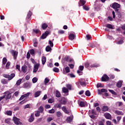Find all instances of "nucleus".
<instances>
[{"mask_svg":"<svg viewBox=\"0 0 125 125\" xmlns=\"http://www.w3.org/2000/svg\"><path fill=\"white\" fill-rule=\"evenodd\" d=\"M120 7H121V5L118 3L115 2L112 4V8L115 9L116 13H119V9L118 8H120Z\"/></svg>","mask_w":125,"mask_h":125,"instance_id":"f257e3e1","label":"nucleus"},{"mask_svg":"<svg viewBox=\"0 0 125 125\" xmlns=\"http://www.w3.org/2000/svg\"><path fill=\"white\" fill-rule=\"evenodd\" d=\"M58 101L59 102H60L62 104L66 105V104H67V102H68V100L63 97L62 98L61 100H58Z\"/></svg>","mask_w":125,"mask_h":125,"instance_id":"f03ea898","label":"nucleus"},{"mask_svg":"<svg viewBox=\"0 0 125 125\" xmlns=\"http://www.w3.org/2000/svg\"><path fill=\"white\" fill-rule=\"evenodd\" d=\"M11 53L12 54L14 60H16V59H17V56H18V52L14 51V50H12Z\"/></svg>","mask_w":125,"mask_h":125,"instance_id":"7ed1b4c3","label":"nucleus"},{"mask_svg":"<svg viewBox=\"0 0 125 125\" xmlns=\"http://www.w3.org/2000/svg\"><path fill=\"white\" fill-rule=\"evenodd\" d=\"M109 79H110V78H109V76H107V74H104L101 78V81L108 82V81H109Z\"/></svg>","mask_w":125,"mask_h":125,"instance_id":"20e7f679","label":"nucleus"},{"mask_svg":"<svg viewBox=\"0 0 125 125\" xmlns=\"http://www.w3.org/2000/svg\"><path fill=\"white\" fill-rule=\"evenodd\" d=\"M13 120L14 121L15 125H21L22 124L21 122H20V119H18L16 117H14L13 118Z\"/></svg>","mask_w":125,"mask_h":125,"instance_id":"39448f33","label":"nucleus"},{"mask_svg":"<svg viewBox=\"0 0 125 125\" xmlns=\"http://www.w3.org/2000/svg\"><path fill=\"white\" fill-rule=\"evenodd\" d=\"M49 35V31H46L44 33H43L41 37V38L42 40H44V39H46V37H47Z\"/></svg>","mask_w":125,"mask_h":125,"instance_id":"423d86ee","label":"nucleus"},{"mask_svg":"<svg viewBox=\"0 0 125 125\" xmlns=\"http://www.w3.org/2000/svg\"><path fill=\"white\" fill-rule=\"evenodd\" d=\"M40 67V63H36L34 65V67L33 68V73H37L38 72V70H39V68Z\"/></svg>","mask_w":125,"mask_h":125,"instance_id":"0eeeda50","label":"nucleus"},{"mask_svg":"<svg viewBox=\"0 0 125 125\" xmlns=\"http://www.w3.org/2000/svg\"><path fill=\"white\" fill-rule=\"evenodd\" d=\"M104 117L105 119H107V120H111V119H112V115L108 112H106L104 114Z\"/></svg>","mask_w":125,"mask_h":125,"instance_id":"6e6552de","label":"nucleus"},{"mask_svg":"<svg viewBox=\"0 0 125 125\" xmlns=\"http://www.w3.org/2000/svg\"><path fill=\"white\" fill-rule=\"evenodd\" d=\"M62 110L63 112H64L65 113V114H67V115L70 114V111H69V110H67L66 106H62Z\"/></svg>","mask_w":125,"mask_h":125,"instance_id":"1a4fd4ad","label":"nucleus"},{"mask_svg":"<svg viewBox=\"0 0 125 125\" xmlns=\"http://www.w3.org/2000/svg\"><path fill=\"white\" fill-rule=\"evenodd\" d=\"M62 110L63 112H64L65 113V114H67V115L70 114V111H69V110H67L66 106H62Z\"/></svg>","mask_w":125,"mask_h":125,"instance_id":"9d476101","label":"nucleus"},{"mask_svg":"<svg viewBox=\"0 0 125 125\" xmlns=\"http://www.w3.org/2000/svg\"><path fill=\"white\" fill-rule=\"evenodd\" d=\"M34 113H32L31 114L30 117L29 118L28 121L29 123H33L34 121H35V118L34 117Z\"/></svg>","mask_w":125,"mask_h":125,"instance_id":"9b49d317","label":"nucleus"},{"mask_svg":"<svg viewBox=\"0 0 125 125\" xmlns=\"http://www.w3.org/2000/svg\"><path fill=\"white\" fill-rule=\"evenodd\" d=\"M75 36H76V34L74 33L73 34H70L69 35V39L70 41H73V40H75Z\"/></svg>","mask_w":125,"mask_h":125,"instance_id":"f8f14e48","label":"nucleus"},{"mask_svg":"<svg viewBox=\"0 0 125 125\" xmlns=\"http://www.w3.org/2000/svg\"><path fill=\"white\" fill-rule=\"evenodd\" d=\"M86 1L84 0H80V2H79V6H83Z\"/></svg>","mask_w":125,"mask_h":125,"instance_id":"ddd939ff","label":"nucleus"},{"mask_svg":"<svg viewBox=\"0 0 125 125\" xmlns=\"http://www.w3.org/2000/svg\"><path fill=\"white\" fill-rule=\"evenodd\" d=\"M32 14H33L32 12H31V11H29L27 14V17L26 18V19L27 21H28V20H31V19H30L31 18V17L32 16Z\"/></svg>","mask_w":125,"mask_h":125,"instance_id":"4468645a","label":"nucleus"},{"mask_svg":"<svg viewBox=\"0 0 125 125\" xmlns=\"http://www.w3.org/2000/svg\"><path fill=\"white\" fill-rule=\"evenodd\" d=\"M102 111H103V112H108V111H109V107L107 106L104 105L102 108Z\"/></svg>","mask_w":125,"mask_h":125,"instance_id":"2eb2a0df","label":"nucleus"},{"mask_svg":"<svg viewBox=\"0 0 125 125\" xmlns=\"http://www.w3.org/2000/svg\"><path fill=\"white\" fill-rule=\"evenodd\" d=\"M65 71L66 72H65V71L62 72V73H63V74H64V75H66V74H68V73H70V68H69L68 66H66L65 68Z\"/></svg>","mask_w":125,"mask_h":125,"instance_id":"dca6fc26","label":"nucleus"},{"mask_svg":"<svg viewBox=\"0 0 125 125\" xmlns=\"http://www.w3.org/2000/svg\"><path fill=\"white\" fill-rule=\"evenodd\" d=\"M115 114H116V115H118V116H120V115H122L123 116V115H124V113H123L122 111H119V110H115L114 111Z\"/></svg>","mask_w":125,"mask_h":125,"instance_id":"f3484780","label":"nucleus"},{"mask_svg":"<svg viewBox=\"0 0 125 125\" xmlns=\"http://www.w3.org/2000/svg\"><path fill=\"white\" fill-rule=\"evenodd\" d=\"M41 93H42V91H41L36 92L34 94V97H39L41 95Z\"/></svg>","mask_w":125,"mask_h":125,"instance_id":"a211bd4d","label":"nucleus"},{"mask_svg":"<svg viewBox=\"0 0 125 125\" xmlns=\"http://www.w3.org/2000/svg\"><path fill=\"white\" fill-rule=\"evenodd\" d=\"M42 65H44L45 64V62H46V57L42 56Z\"/></svg>","mask_w":125,"mask_h":125,"instance_id":"6ab92c4d","label":"nucleus"},{"mask_svg":"<svg viewBox=\"0 0 125 125\" xmlns=\"http://www.w3.org/2000/svg\"><path fill=\"white\" fill-rule=\"evenodd\" d=\"M123 84V81H119L116 84V86H117L119 88H121L122 87V85Z\"/></svg>","mask_w":125,"mask_h":125,"instance_id":"aec40b11","label":"nucleus"},{"mask_svg":"<svg viewBox=\"0 0 125 125\" xmlns=\"http://www.w3.org/2000/svg\"><path fill=\"white\" fill-rule=\"evenodd\" d=\"M47 27H48V25H47V24H46L45 23L42 24V30H45V29H46V28H47Z\"/></svg>","mask_w":125,"mask_h":125,"instance_id":"412c9836","label":"nucleus"},{"mask_svg":"<svg viewBox=\"0 0 125 125\" xmlns=\"http://www.w3.org/2000/svg\"><path fill=\"white\" fill-rule=\"evenodd\" d=\"M73 119H74V116L71 115V116L68 117L67 118L66 121H67V122H72Z\"/></svg>","mask_w":125,"mask_h":125,"instance_id":"4be33fe9","label":"nucleus"},{"mask_svg":"<svg viewBox=\"0 0 125 125\" xmlns=\"http://www.w3.org/2000/svg\"><path fill=\"white\" fill-rule=\"evenodd\" d=\"M56 97H57L58 98L61 97V93H60V92L58 90L56 91Z\"/></svg>","mask_w":125,"mask_h":125,"instance_id":"5701e85b","label":"nucleus"},{"mask_svg":"<svg viewBox=\"0 0 125 125\" xmlns=\"http://www.w3.org/2000/svg\"><path fill=\"white\" fill-rule=\"evenodd\" d=\"M45 50L47 52H49V51H51V47L49 45H47L45 48Z\"/></svg>","mask_w":125,"mask_h":125,"instance_id":"b1692460","label":"nucleus"},{"mask_svg":"<svg viewBox=\"0 0 125 125\" xmlns=\"http://www.w3.org/2000/svg\"><path fill=\"white\" fill-rule=\"evenodd\" d=\"M14 77H15V74L14 73H11L10 75H9V81H11Z\"/></svg>","mask_w":125,"mask_h":125,"instance_id":"393cba45","label":"nucleus"},{"mask_svg":"<svg viewBox=\"0 0 125 125\" xmlns=\"http://www.w3.org/2000/svg\"><path fill=\"white\" fill-rule=\"evenodd\" d=\"M7 62V59H6V58L5 57L3 58L2 59V65H5Z\"/></svg>","mask_w":125,"mask_h":125,"instance_id":"a878e982","label":"nucleus"},{"mask_svg":"<svg viewBox=\"0 0 125 125\" xmlns=\"http://www.w3.org/2000/svg\"><path fill=\"white\" fill-rule=\"evenodd\" d=\"M63 62H69V56H66L65 57L62 59Z\"/></svg>","mask_w":125,"mask_h":125,"instance_id":"bb28decb","label":"nucleus"},{"mask_svg":"<svg viewBox=\"0 0 125 125\" xmlns=\"http://www.w3.org/2000/svg\"><path fill=\"white\" fill-rule=\"evenodd\" d=\"M39 111L40 113H43V111H44V109H43V107L41 106L40 107H39V108H38V110Z\"/></svg>","mask_w":125,"mask_h":125,"instance_id":"cd10ccee","label":"nucleus"},{"mask_svg":"<svg viewBox=\"0 0 125 125\" xmlns=\"http://www.w3.org/2000/svg\"><path fill=\"white\" fill-rule=\"evenodd\" d=\"M105 27L106 28H108V29H111L112 30H113V29H114V28L113 27V25H112V24H107L106 25H105Z\"/></svg>","mask_w":125,"mask_h":125,"instance_id":"c85d7f7f","label":"nucleus"},{"mask_svg":"<svg viewBox=\"0 0 125 125\" xmlns=\"http://www.w3.org/2000/svg\"><path fill=\"white\" fill-rule=\"evenodd\" d=\"M61 105L62 104H55L54 107L55 108H59V109H61Z\"/></svg>","mask_w":125,"mask_h":125,"instance_id":"c756f323","label":"nucleus"},{"mask_svg":"<svg viewBox=\"0 0 125 125\" xmlns=\"http://www.w3.org/2000/svg\"><path fill=\"white\" fill-rule=\"evenodd\" d=\"M62 92H63V93H67V92H69V90H68L66 87H63L62 88Z\"/></svg>","mask_w":125,"mask_h":125,"instance_id":"7c9ffc66","label":"nucleus"},{"mask_svg":"<svg viewBox=\"0 0 125 125\" xmlns=\"http://www.w3.org/2000/svg\"><path fill=\"white\" fill-rule=\"evenodd\" d=\"M10 98H11V93L7 94L5 98V100H8Z\"/></svg>","mask_w":125,"mask_h":125,"instance_id":"2f4dec72","label":"nucleus"},{"mask_svg":"<svg viewBox=\"0 0 125 125\" xmlns=\"http://www.w3.org/2000/svg\"><path fill=\"white\" fill-rule=\"evenodd\" d=\"M21 70L23 72V73H26L27 72V67L26 66H22L21 67Z\"/></svg>","mask_w":125,"mask_h":125,"instance_id":"473e14b6","label":"nucleus"},{"mask_svg":"<svg viewBox=\"0 0 125 125\" xmlns=\"http://www.w3.org/2000/svg\"><path fill=\"white\" fill-rule=\"evenodd\" d=\"M79 83H80L81 85H82V86L84 85V86H86V83L84 81H81L79 82Z\"/></svg>","mask_w":125,"mask_h":125,"instance_id":"72a5a7b5","label":"nucleus"},{"mask_svg":"<svg viewBox=\"0 0 125 125\" xmlns=\"http://www.w3.org/2000/svg\"><path fill=\"white\" fill-rule=\"evenodd\" d=\"M79 106L80 107H85V105H84V102L81 101L79 103Z\"/></svg>","mask_w":125,"mask_h":125,"instance_id":"f704fd0d","label":"nucleus"},{"mask_svg":"<svg viewBox=\"0 0 125 125\" xmlns=\"http://www.w3.org/2000/svg\"><path fill=\"white\" fill-rule=\"evenodd\" d=\"M48 113L49 114H54V113H55V109L52 108L48 111Z\"/></svg>","mask_w":125,"mask_h":125,"instance_id":"c9c22d12","label":"nucleus"},{"mask_svg":"<svg viewBox=\"0 0 125 125\" xmlns=\"http://www.w3.org/2000/svg\"><path fill=\"white\" fill-rule=\"evenodd\" d=\"M108 91H109V92H111L113 95H117L116 92L113 90L109 89Z\"/></svg>","mask_w":125,"mask_h":125,"instance_id":"e433bc0d","label":"nucleus"},{"mask_svg":"<svg viewBox=\"0 0 125 125\" xmlns=\"http://www.w3.org/2000/svg\"><path fill=\"white\" fill-rule=\"evenodd\" d=\"M85 94L86 96H88V97L90 96V95H91L90 91H89V90L86 91Z\"/></svg>","mask_w":125,"mask_h":125,"instance_id":"4c0bfd02","label":"nucleus"},{"mask_svg":"<svg viewBox=\"0 0 125 125\" xmlns=\"http://www.w3.org/2000/svg\"><path fill=\"white\" fill-rule=\"evenodd\" d=\"M26 102H28V100H27L26 99L20 102V104H24V103H26Z\"/></svg>","mask_w":125,"mask_h":125,"instance_id":"58836bf2","label":"nucleus"},{"mask_svg":"<svg viewBox=\"0 0 125 125\" xmlns=\"http://www.w3.org/2000/svg\"><path fill=\"white\" fill-rule=\"evenodd\" d=\"M83 9H84V10H86V11H88L89 10V8L86 5H84L83 6Z\"/></svg>","mask_w":125,"mask_h":125,"instance_id":"ea45409f","label":"nucleus"},{"mask_svg":"<svg viewBox=\"0 0 125 125\" xmlns=\"http://www.w3.org/2000/svg\"><path fill=\"white\" fill-rule=\"evenodd\" d=\"M10 64L11 63L10 62H8L5 65L6 68V69H9V66H10Z\"/></svg>","mask_w":125,"mask_h":125,"instance_id":"a19ab883","label":"nucleus"},{"mask_svg":"<svg viewBox=\"0 0 125 125\" xmlns=\"http://www.w3.org/2000/svg\"><path fill=\"white\" fill-rule=\"evenodd\" d=\"M21 82H22V79L18 80L16 82L17 85H20V84H21Z\"/></svg>","mask_w":125,"mask_h":125,"instance_id":"79ce46f5","label":"nucleus"},{"mask_svg":"<svg viewBox=\"0 0 125 125\" xmlns=\"http://www.w3.org/2000/svg\"><path fill=\"white\" fill-rule=\"evenodd\" d=\"M32 82L33 83H36L38 82V78L37 77H34L32 79Z\"/></svg>","mask_w":125,"mask_h":125,"instance_id":"37998d69","label":"nucleus"},{"mask_svg":"<svg viewBox=\"0 0 125 125\" xmlns=\"http://www.w3.org/2000/svg\"><path fill=\"white\" fill-rule=\"evenodd\" d=\"M53 71L55 73H58L59 72V68L55 67L53 69Z\"/></svg>","mask_w":125,"mask_h":125,"instance_id":"c03bdc74","label":"nucleus"},{"mask_svg":"<svg viewBox=\"0 0 125 125\" xmlns=\"http://www.w3.org/2000/svg\"><path fill=\"white\" fill-rule=\"evenodd\" d=\"M41 115V112H40V111L37 110L36 111V113H35V117H40V115Z\"/></svg>","mask_w":125,"mask_h":125,"instance_id":"a18cd8bd","label":"nucleus"},{"mask_svg":"<svg viewBox=\"0 0 125 125\" xmlns=\"http://www.w3.org/2000/svg\"><path fill=\"white\" fill-rule=\"evenodd\" d=\"M61 116H62V114L61 113V112L58 111L57 112V116L58 117V118H60V117H61Z\"/></svg>","mask_w":125,"mask_h":125,"instance_id":"49530a36","label":"nucleus"},{"mask_svg":"<svg viewBox=\"0 0 125 125\" xmlns=\"http://www.w3.org/2000/svg\"><path fill=\"white\" fill-rule=\"evenodd\" d=\"M66 87L68 88V89H69V90H71L72 89V85L70 84H66Z\"/></svg>","mask_w":125,"mask_h":125,"instance_id":"de8ad7c7","label":"nucleus"},{"mask_svg":"<svg viewBox=\"0 0 125 125\" xmlns=\"http://www.w3.org/2000/svg\"><path fill=\"white\" fill-rule=\"evenodd\" d=\"M29 83H25L23 84V86L25 88H27V87H29Z\"/></svg>","mask_w":125,"mask_h":125,"instance_id":"09e8293b","label":"nucleus"},{"mask_svg":"<svg viewBox=\"0 0 125 125\" xmlns=\"http://www.w3.org/2000/svg\"><path fill=\"white\" fill-rule=\"evenodd\" d=\"M10 118H8V119H5L4 122L6 124H9V123H10Z\"/></svg>","mask_w":125,"mask_h":125,"instance_id":"8fccbe9b","label":"nucleus"},{"mask_svg":"<svg viewBox=\"0 0 125 125\" xmlns=\"http://www.w3.org/2000/svg\"><path fill=\"white\" fill-rule=\"evenodd\" d=\"M91 114L92 115H97V113H96V111H95V109H92Z\"/></svg>","mask_w":125,"mask_h":125,"instance_id":"3c124183","label":"nucleus"},{"mask_svg":"<svg viewBox=\"0 0 125 125\" xmlns=\"http://www.w3.org/2000/svg\"><path fill=\"white\" fill-rule=\"evenodd\" d=\"M51 121H53V118L52 117H48L47 119V122L48 123H50V122H51Z\"/></svg>","mask_w":125,"mask_h":125,"instance_id":"603ef678","label":"nucleus"},{"mask_svg":"<svg viewBox=\"0 0 125 125\" xmlns=\"http://www.w3.org/2000/svg\"><path fill=\"white\" fill-rule=\"evenodd\" d=\"M49 82V79L46 78L44 80V84L46 85L47 83Z\"/></svg>","mask_w":125,"mask_h":125,"instance_id":"864d4df0","label":"nucleus"},{"mask_svg":"<svg viewBox=\"0 0 125 125\" xmlns=\"http://www.w3.org/2000/svg\"><path fill=\"white\" fill-rule=\"evenodd\" d=\"M89 63L88 62H85L84 64V67L85 68H89L90 67Z\"/></svg>","mask_w":125,"mask_h":125,"instance_id":"5fc2aeb1","label":"nucleus"},{"mask_svg":"<svg viewBox=\"0 0 125 125\" xmlns=\"http://www.w3.org/2000/svg\"><path fill=\"white\" fill-rule=\"evenodd\" d=\"M30 53L31 55H34V54H35V50H34V49H32L30 50Z\"/></svg>","mask_w":125,"mask_h":125,"instance_id":"6e6d98bb","label":"nucleus"},{"mask_svg":"<svg viewBox=\"0 0 125 125\" xmlns=\"http://www.w3.org/2000/svg\"><path fill=\"white\" fill-rule=\"evenodd\" d=\"M6 114L7 115H8V116H11L12 115V111H8L6 112Z\"/></svg>","mask_w":125,"mask_h":125,"instance_id":"4d7b16f0","label":"nucleus"},{"mask_svg":"<svg viewBox=\"0 0 125 125\" xmlns=\"http://www.w3.org/2000/svg\"><path fill=\"white\" fill-rule=\"evenodd\" d=\"M30 94H31L30 92H28L26 94H23V96H24V97H28V96H30Z\"/></svg>","mask_w":125,"mask_h":125,"instance_id":"13d9d810","label":"nucleus"},{"mask_svg":"<svg viewBox=\"0 0 125 125\" xmlns=\"http://www.w3.org/2000/svg\"><path fill=\"white\" fill-rule=\"evenodd\" d=\"M117 104L118 107H121V106H122V105H123V103L122 102H118L117 103Z\"/></svg>","mask_w":125,"mask_h":125,"instance_id":"bf43d9fd","label":"nucleus"},{"mask_svg":"<svg viewBox=\"0 0 125 125\" xmlns=\"http://www.w3.org/2000/svg\"><path fill=\"white\" fill-rule=\"evenodd\" d=\"M64 31L63 30H59L58 34L60 35H63L64 34Z\"/></svg>","mask_w":125,"mask_h":125,"instance_id":"052dcab7","label":"nucleus"},{"mask_svg":"<svg viewBox=\"0 0 125 125\" xmlns=\"http://www.w3.org/2000/svg\"><path fill=\"white\" fill-rule=\"evenodd\" d=\"M68 76H70V78H75L76 77L75 75H74L73 74H72V73L68 74Z\"/></svg>","mask_w":125,"mask_h":125,"instance_id":"680f3d73","label":"nucleus"},{"mask_svg":"<svg viewBox=\"0 0 125 125\" xmlns=\"http://www.w3.org/2000/svg\"><path fill=\"white\" fill-rule=\"evenodd\" d=\"M49 44H50L51 47H53V42L50 40L49 41Z\"/></svg>","mask_w":125,"mask_h":125,"instance_id":"e2e57ef3","label":"nucleus"},{"mask_svg":"<svg viewBox=\"0 0 125 125\" xmlns=\"http://www.w3.org/2000/svg\"><path fill=\"white\" fill-rule=\"evenodd\" d=\"M108 90L106 89L103 88L101 89V92H107Z\"/></svg>","mask_w":125,"mask_h":125,"instance_id":"0e129e2a","label":"nucleus"},{"mask_svg":"<svg viewBox=\"0 0 125 125\" xmlns=\"http://www.w3.org/2000/svg\"><path fill=\"white\" fill-rule=\"evenodd\" d=\"M83 68H84L83 65H80L79 66L80 71H83Z\"/></svg>","mask_w":125,"mask_h":125,"instance_id":"69168bd1","label":"nucleus"},{"mask_svg":"<svg viewBox=\"0 0 125 125\" xmlns=\"http://www.w3.org/2000/svg\"><path fill=\"white\" fill-rule=\"evenodd\" d=\"M99 125H104V121H101L99 122Z\"/></svg>","mask_w":125,"mask_h":125,"instance_id":"338daca9","label":"nucleus"},{"mask_svg":"<svg viewBox=\"0 0 125 125\" xmlns=\"http://www.w3.org/2000/svg\"><path fill=\"white\" fill-rule=\"evenodd\" d=\"M106 125H112V122H111L110 121H107L106 122Z\"/></svg>","mask_w":125,"mask_h":125,"instance_id":"774afa93","label":"nucleus"}]
</instances>
